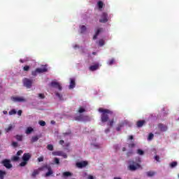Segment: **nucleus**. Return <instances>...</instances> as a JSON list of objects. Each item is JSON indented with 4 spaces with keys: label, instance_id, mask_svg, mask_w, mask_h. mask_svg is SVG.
<instances>
[{
    "label": "nucleus",
    "instance_id": "obj_1",
    "mask_svg": "<svg viewBox=\"0 0 179 179\" xmlns=\"http://www.w3.org/2000/svg\"><path fill=\"white\" fill-rule=\"evenodd\" d=\"M99 112L101 113V122H108V125L109 127L114 126V117L115 115L113 110H110L109 109H104L103 108H99Z\"/></svg>",
    "mask_w": 179,
    "mask_h": 179
},
{
    "label": "nucleus",
    "instance_id": "obj_2",
    "mask_svg": "<svg viewBox=\"0 0 179 179\" xmlns=\"http://www.w3.org/2000/svg\"><path fill=\"white\" fill-rule=\"evenodd\" d=\"M141 163H142V159L141 158H138L135 160L130 159L128 161L129 166H127L128 170L130 171H136V170H142L143 169L142 167V165H141Z\"/></svg>",
    "mask_w": 179,
    "mask_h": 179
},
{
    "label": "nucleus",
    "instance_id": "obj_3",
    "mask_svg": "<svg viewBox=\"0 0 179 179\" xmlns=\"http://www.w3.org/2000/svg\"><path fill=\"white\" fill-rule=\"evenodd\" d=\"M45 169H47L48 171L45 173V177H50V176H52L53 172H52V169H51V166L46 164V165H43L41 167H39V170H42V171H43V170H45Z\"/></svg>",
    "mask_w": 179,
    "mask_h": 179
},
{
    "label": "nucleus",
    "instance_id": "obj_4",
    "mask_svg": "<svg viewBox=\"0 0 179 179\" xmlns=\"http://www.w3.org/2000/svg\"><path fill=\"white\" fill-rule=\"evenodd\" d=\"M1 164L8 169H10L12 167H13L12 164H10V159H4L3 161H1Z\"/></svg>",
    "mask_w": 179,
    "mask_h": 179
},
{
    "label": "nucleus",
    "instance_id": "obj_5",
    "mask_svg": "<svg viewBox=\"0 0 179 179\" xmlns=\"http://www.w3.org/2000/svg\"><path fill=\"white\" fill-rule=\"evenodd\" d=\"M23 83L27 89H30L33 85V80L29 78H24L23 80Z\"/></svg>",
    "mask_w": 179,
    "mask_h": 179
},
{
    "label": "nucleus",
    "instance_id": "obj_6",
    "mask_svg": "<svg viewBox=\"0 0 179 179\" xmlns=\"http://www.w3.org/2000/svg\"><path fill=\"white\" fill-rule=\"evenodd\" d=\"M100 23H107L108 22V15L107 13H103L99 20Z\"/></svg>",
    "mask_w": 179,
    "mask_h": 179
},
{
    "label": "nucleus",
    "instance_id": "obj_7",
    "mask_svg": "<svg viewBox=\"0 0 179 179\" xmlns=\"http://www.w3.org/2000/svg\"><path fill=\"white\" fill-rule=\"evenodd\" d=\"M53 156H62V157H64V159H67L68 158V155H66V153L62 152V151H54L52 152Z\"/></svg>",
    "mask_w": 179,
    "mask_h": 179
},
{
    "label": "nucleus",
    "instance_id": "obj_8",
    "mask_svg": "<svg viewBox=\"0 0 179 179\" xmlns=\"http://www.w3.org/2000/svg\"><path fill=\"white\" fill-rule=\"evenodd\" d=\"M87 164H89V162H87V161H82L80 162H77L76 164V167H78V169H83L84 167H86Z\"/></svg>",
    "mask_w": 179,
    "mask_h": 179
},
{
    "label": "nucleus",
    "instance_id": "obj_9",
    "mask_svg": "<svg viewBox=\"0 0 179 179\" xmlns=\"http://www.w3.org/2000/svg\"><path fill=\"white\" fill-rule=\"evenodd\" d=\"M11 100L13 101H15L16 103H24V101H26L24 98L19 96H12Z\"/></svg>",
    "mask_w": 179,
    "mask_h": 179
},
{
    "label": "nucleus",
    "instance_id": "obj_10",
    "mask_svg": "<svg viewBox=\"0 0 179 179\" xmlns=\"http://www.w3.org/2000/svg\"><path fill=\"white\" fill-rule=\"evenodd\" d=\"M50 86H52V87H55V89H58L59 91L62 90V86H61V84L57 81H52L50 83Z\"/></svg>",
    "mask_w": 179,
    "mask_h": 179
},
{
    "label": "nucleus",
    "instance_id": "obj_11",
    "mask_svg": "<svg viewBox=\"0 0 179 179\" xmlns=\"http://www.w3.org/2000/svg\"><path fill=\"white\" fill-rule=\"evenodd\" d=\"M40 171H43V170H41L40 168L38 169H34V171L31 174V177L32 178H36L38 174H40Z\"/></svg>",
    "mask_w": 179,
    "mask_h": 179
},
{
    "label": "nucleus",
    "instance_id": "obj_12",
    "mask_svg": "<svg viewBox=\"0 0 179 179\" xmlns=\"http://www.w3.org/2000/svg\"><path fill=\"white\" fill-rule=\"evenodd\" d=\"M30 159H31V155H30V153H24L22 156L23 162H27Z\"/></svg>",
    "mask_w": 179,
    "mask_h": 179
},
{
    "label": "nucleus",
    "instance_id": "obj_13",
    "mask_svg": "<svg viewBox=\"0 0 179 179\" xmlns=\"http://www.w3.org/2000/svg\"><path fill=\"white\" fill-rule=\"evenodd\" d=\"M48 71V69H47V66H44L43 68H37L36 72L38 73H44V72H47Z\"/></svg>",
    "mask_w": 179,
    "mask_h": 179
},
{
    "label": "nucleus",
    "instance_id": "obj_14",
    "mask_svg": "<svg viewBox=\"0 0 179 179\" xmlns=\"http://www.w3.org/2000/svg\"><path fill=\"white\" fill-rule=\"evenodd\" d=\"M158 127L160 129V131H162V132H166V131H167V126L163 124H159L158 125Z\"/></svg>",
    "mask_w": 179,
    "mask_h": 179
},
{
    "label": "nucleus",
    "instance_id": "obj_15",
    "mask_svg": "<svg viewBox=\"0 0 179 179\" xmlns=\"http://www.w3.org/2000/svg\"><path fill=\"white\" fill-rule=\"evenodd\" d=\"M96 6H97L98 8L99 9V10H101L103 9V8L104 7V3L102 1H99L96 3Z\"/></svg>",
    "mask_w": 179,
    "mask_h": 179
},
{
    "label": "nucleus",
    "instance_id": "obj_16",
    "mask_svg": "<svg viewBox=\"0 0 179 179\" xmlns=\"http://www.w3.org/2000/svg\"><path fill=\"white\" fill-rule=\"evenodd\" d=\"M76 86V83H75V79L71 78L69 89H73Z\"/></svg>",
    "mask_w": 179,
    "mask_h": 179
},
{
    "label": "nucleus",
    "instance_id": "obj_17",
    "mask_svg": "<svg viewBox=\"0 0 179 179\" xmlns=\"http://www.w3.org/2000/svg\"><path fill=\"white\" fill-rule=\"evenodd\" d=\"M145 122H146L145 120H138L136 122V125H137L138 128H142V126L145 125Z\"/></svg>",
    "mask_w": 179,
    "mask_h": 179
},
{
    "label": "nucleus",
    "instance_id": "obj_18",
    "mask_svg": "<svg viewBox=\"0 0 179 179\" xmlns=\"http://www.w3.org/2000/svg\"><path fill=\"white\" fill-rule=\"evenodd\" d=\"M40 139V136H34L31 138V143H34L35 142H37Z\"/></svg>",
    "mask_w": 179,
    "mask_h": 179
},
{
    "label": "nucleus",
    "instance_id": "obj_19",
    "mask_svg": "<svg viewBox=\"0 0 179 179\" xmlns=\"http://www.w3.org/2000/svg\"><path fill=\"white\" fill-rule=\"evenodd\" d=\"M99 69V64H95L90 66V71H94Z\"/></svg>",
    "mask_w": 179,
    "mask_h": 179
},
{
    "label": "nucleus",
    "instance_id": "obj_20",
    "mask_svg": "<svg viewBox=\"0 0 179 179\" xmlns=\"http://www.w3.org/2000/svg\"><path fill=\"white\" fill-rule=\"evenodd\" d=\"M33 131H34V129L31 127H29L27 128L25 133L27 134V135H30V134H31Z\"/></svg>",
    "mask_w": 179,
    "mask_h": 179
},
{
    "label": "nucleus",
    "instance_id": "obj_21",
    "mask_svg": "<svg viewBox=\"0 0 179 179\" xmlns=\"http://www.w3.org/2000/svg\"><path fill=\"white\" fill-rule=\"evenodd\" d=\"M6 176V171L0 170V179H4Z\"/></svg>",
    "mask_w": 179,
    "mask_h": 179
},
{
    "label": "nucleus",
    "instance_id": "obj_22",
    "mask_svg": "<svg viewBox=\"0 0 179 179\" xmlns=\"http://www.w3.org/2000/svg\"><path fill=\"white\" fill-rule=\"evenodd\" d=\"M178 164V163L177 162H173L169 164V166L171 169H174V167H177Z\"/></svg>",
    "mask_w": 179,
    "mask_h": 179
},
{
    "label": "nucleus",
    "instance_id": "obj_23",
    "mask_svg": "<svg viewBox=\"0 0 179 179\" xmlns=\"http://www.w3.org/2000/svg\"><path fill=\"white\" fill-rule=\"evenodd\" d=\"M15 138H16L17 141H18L19 142H22V141H23V136H22V135H16V136H15Z\"/></svg>",
    "mask_w": 179,
    "mask_h": 179
},
{
    "label": "nucleus",
    "instance_id": "obj_24",
    "mask_svg": "<svg viewBox=\"0 0 179 179\" xmlns=\"http://www.w3.org/2000/svg\"><path fill=\"white\" fill-rule=\"evenodd\" d=\"M15 128V126H13L12 124H10L8 128L6 129V132H9L10 131H12Z\"/></svg>",
    "mask_w": 179,
    "mask_h": 179
},
{
    "label": "nucleus",
    "instance_id": "obj_25",
    "mask_svg": "<svg viewBox=\"0 0 179 179\" xmlns=\"http://www.w3.org/2000/svg\"><path fill=\"white\" fill-rule=\"evenodd\" d=\"M80 33H85V31H86L87 30L86 26L85 25L80 26Z\"/></svg>",
    "mask_w": 179,
    "mask_h": 179
},
{
    "label": "nucleus",
    "instance_id": "obj_26",
    "mask_svg": "<svg viewBox=\"0 0 179 179\" xmlns=\"http://www.w3.org/2000/svg\"><path fill=\"white\" fill-rule=\"evenodd\" d=\"M137 155H139L140 156H143V155H145V152L141 149H138Z\"/></svg>",
    "mask_w": 179,
    "mask_h": 179
},
{
    "label": "nucleus",
    "instance_id": "obj_27",
    "mask_svg": "<svg viewBox=\"0 0 179 179\" xmlns=\"http://www.w3.org/2000/svg\"><path fill=\"white\" fill-rule=\"evenodd\" d=\"M155 174H156V172H154V171L147 172L148 177H153V176H155Z\"/></svg>",
    "mask_w": 179,
    "mask_h": 179
},
{
    "label": "nucleus",
    "instance_id": "obj_28",
    "mask_svg": "<svg viewBox=\"0 0 179 179\" xmlns=\"http://www.w3.org/2000/svg\"><path fill=\"white\" fill-rule=\"evenodd\" d=\"M124 127V123H120V124H119L117 125V127H116V130H117V131H121V127Z\"/></svg>",
    "mask_w": 179,
    "mask_h": 179
},
{
    "label": "nucleus",
    "instance_id": "obj_29",
    "mask_svg": "<svg viewBox=\"0 0 179 179\" xmlns=\"http://www.w3.org/2000/svg\"><path fill=\"white\" fill-rule=\"evenodd\" d=\"M47 149H48V150L52 151V150H54V145H52L51 144H48L47 145Z\"/></svg>",
    "mask_w": 179,
    "mask_h": 179
},
{
    "label": "nucleus",
    "instance_id": "obj_30",
    "mask_svg": "<svg viewBox=\"0 0 179 179\" xmlns=\"http://www.w3.org/2000/svg\"><path fill=\"white\" fill-rule=\"evenodd\" d=\"M55 95L57 96V97H59V100H64L62 94H59V92H55Z\"/></svg>",
    "mask_w": 179,
    "mask_h": 179
},
{
    "label": "nucleus",
    "instance_id": "obj_31",
    "mask_svg": "<svg viewBox=\"0 0 179 179\" xmlns=\"http://www.w3.org/2000/svg\"><path fill=\"white\" fill-rule=\"evenodd\" d=\"M16 110L13 109L8 112L9 115H15L16 114Z\"/></svg>",
    "mask_w": 179,
    "mask_h": 179
},
{
    "label": "nucleus",
    "instance_id": "obj_32",
    "mask_svg": "<svg viewBox=\"0 0 179 179\" xmlns=\"http://www.w3.org/2000/svg\"><path fill=\"white\" fill-rule=\"evenodd\" d=\"M63 176L64 177H69L71 176H72V173H71V172H64L63 173Z\"/></svg>",
    "mask_w": 179,
    "mask_h": 179
},
{
    "label": "nucleus",
    "instance_id": "obj_33",
    "mask_svg": "<svg viewBox=\"0 0 179 179\" xmlns=\"http://www.w3.org/2000/svg\"><path fill=\"white\" fill-rule=\"evenodd\" d=\"M104 44H105L104 40L100 39L99 41V45L100 47H103V45H104Z\"/></svg>",
    "mask_w": 179,
    "mask_h": 179
},
{
    "label": "nucleus",
    "instance_id": "obj_34",
    "mask_svg": "<svg viewBox=\"0 0 179 179\" xmlns=\"http://www.w3.org/2000/svg\"><path fill=\"white\" fill-rule=\"evenodd\" d=\"M115 62V59H111L108 62V65H113Z\"/></svg>",
    "mask_w": 179,
    "mask_h": 179
},
{
    "label": "nucleus",
    "instance_id": "obj_35",
    "mask_svg": "<svg viewBox=\"0 0 179 179\" xmlns=\"http://www.w3.org/2000/svg\"><path fill=\"white\" fill-rule=\"evenodd\" d=\"M19 157H17V156H13L12 158H11V160L13 161V162H18V160H19Z\"/></svg>",
    "mask_w": 179,
    "mask_h": 179
},
{
    "label": "nucleus",
    "instance_id": "obj_36",
    "mask_svg": "<svg viewBox=\"0 0 179 179\" xmlns=\"http://www.w3.org/2000/svg\"><path fill=\"white\" fill-rule=\"evenodd\" d=\"M154 136H155V135L152 133H150L148 138V141H152V139H153Z\"/></svg>",
    "mask_w": 179,
    "mask_h": 179
},
{
    "label": "nucleus",
    "instance_id": "obj_37",
    "mask_svg": "<svg viewBox=\"0 0 179 179\" xmlns=\"http://www.w3.org/2000/svg\"><path fill=\"white\" fill-rule=\"evenodd\" d=\"M37 73H38V71H37V69H36L35 71H33L31 72L32 76H37Z\"/></svg>",
    "mask_w": 179,
    "mask_h": 179
},
{
    "label": "nucleus",
    "instance_id": "obj_38",
    "mask_svg": "<svg viewBox=\"0 0 179 179\" xmlns=\"http://www.w3.org/2000/svg\"><path fill=\"white\" fill-rule=\"evenodd\" d=\"M24 71L25 72H27L28 71L30 70V66H24V68H23Z\"/></svg>",
    "mask_w": 179,
    "mask_h": 179
},
{
    "label": "nucleus",
    "instance_id": "obj_39",
    "mask_svg": "<svg viewBox=\"0 0 179 179\" xmlns=\"http://www.w3.org/2000/svg\"><path fill=\"white\" fill-rule=\"evenodd\" d=\"M38 124L41 125V127H45V122L43 120H40Z\"/></svg>",
    "mask_w": 179,
    "mask_h": 179
},
{
    "label": "nucleus",
    "instance_id": "obj_40",
    "mask_svg": "<svg viewBox=\"0 0 179 179\" xmlns=\"http://www.w3.org/2000/svg\"><path fill=\"white\" fill-rule=\"evenodd\" d=\"M17 146H19V144L17 143V142L14 141L12 143L13 148H17Z\"/></svg>",
    "mask_w": 179,
    "mask_h": 179
},
{
    "label": "nucleus",
    "instance_id": "obj_41",
    "mask_svg": "<svg viewBox=\"0 0 179 179\" xmlns=\"http://www.w3.org/2000/svg\"><path fill=\"white\" fill-rule=\"evenodd\" d=\"M26 164H27V162L23 161L22 162H21L20 164V167H24V166H26Z\"/></svg>",
    "mask_w": 179,
    "mask_h": 179
},
{
    "label": "nucleus",
    "instance_id": "obj_42",
    "mask_svg": "<svg viewBox=\"0 0 179 179\" xmlns=\"http://www.w3.org/2000/svg\"><path fill=\"white\" fill-rule=\"evenodd\" d=\"M38 162L41 163V162H44V157L41 156L40 157L38 158Z\"/></svg>",
    "mask_w": 179,
    "mask_h": 179
},
{
    "label": "nucleus",
    "instance_id": "obj_43",
    "mask_svg": "<svg viewBox=\"0 0 179 179\" xmlns=\"http://www.w3.org/2000/svg\"><path fill=\"white\" fill-rule=\"evenodd\" d=\"M101 30H103V29L99 28V29L96 30L95 34H96V35L99 36V34H100V33H101Z\"/></svg>",
    "mask_w": 179,
    "mask_h": 179
},
{
    "label": "nucleus",
    "instance_id": "obj_44",
    "mask_svg": "<svg viewBox=\"0 0 179 179\" xmlns=\"http://www.w3.org/2000/svg\"><path fill=\"white\" fill-rule=\"evenodd\" d=\"M78 113H80V114H82V113H85V108L80 107L78 110Z\"/></svg>",
    "mask_w": 179,
    "mask_h": 179
},
{
    "label": "nucleus",
    "instance_id": "obj_45",
    "mask_svg": "<svg viewBox=\"0 0 179 179\" xmlns=\"http://www.w3.org/2000/svg\"><path fill=\"white\" fill-rule=\"evenodd\" d=\"M54 160H55V164H59V159L55 158Z\"/></svg>",
    "mask_w": 179,
    "mask_h": 179
},
{
    "label": "nucleus",
    "instance_id": "obj_46",
    "mask_svg": "<svg viewBox=\"0 0 179 179\" xmlns=\"http://www.w3.org/2000/svg\"><path fill=\"white\" fill-rule=\"evenodd\" d=\"M38 97L41 99H45V96H44V94H38Z\"/></svg>",
    "mask_w": 179,
    "mask_h": 179
},
{
    "label": "nucleus",
    "instance_id": "obj_47",
    "mask_svg": "<svg viewBox=\"0 0 179 179\" xmlns=\"http://www.w3.org/2000/svg\"><path fill=\"white\" fill-rule=\"evenodd\" d=\"M22 153H23V151H22V150L17 151V157H18V156H20V155H22Z\"/></svg>",
    "mask_w": 179,
    "mask_h": 179
},
{
    "label": "nucleus",
    "instance_id": "obj_48",
    "mask_svg": "<svg viewBox=\"0 0 179 179\" xmlns=\"http://www.w3.org/2000/svg\"><path fill=\"white\" fill-rule=\"evenodd\" d=\"M155 160H156L157 162H160V157H159V156L156 155V156L155 157Z\"/></svg>",
    "mask_w": 179,
    "mask_h": 179
},
{
    "label": "nucleus",
    "instance_id": "obj_49",
    "mask_svg": "<svg viewBox=\"0 0 179 179\" xmlns=\"http://www.w3.org/2000/svg\"><path fill=\"white\" fill-rule=\"evenodd\" d=\"M129 148H135V143H131L129 145Z\"/></svg>",
    "mask_w": 179,
    "mask_h": 179
},
{
    "label": "nucleus",
    "instance_id": "obj_50",
    "mask_svg": "<svg viewBox=\"0 0 179 179\" xmlns=\"http://www.w3.org/2000/svg\"><path fill=\"white\" fill-rule=\"evenodd\" d=\"M59 143V145H64V143H65V141H64V140H60Z\"/></svg>",
    "mask_w": 179,
    "mask_h": 179
},
{
    "label": "nucleus",
    "instance_id": "obj_51",
    "mask_svg": "<svg viewBox=\"0 0 179 179\" xmlns=\"http://www.w3.org/2000/svg\"><path fill=\"white\" fill-rule=\"evenodd\" d=\"M22 110H20L17 111V115L20 116L22 115Z\"/></svg>",
    "mask_w": 179,
    "mask_h": 179
},
{
    "label": "nucleus",
    "instance_id": "obj_52",
    "mask_svg": "<svg viewBox=\"0 0 179 179\" xmlns=\"http://www.w3.org/2000/svg\"><path fill=\"white\" fill-rule=\"evenodd\" d=\"M97 36L99 35H97V34H95L93 36V40H96V38H97Z\"/></svg>",
    "mask_w": 179,
    "mask_h": 179
},
{
    "label": "nucleus",
    "instance_id": "obj_53",
    "mask_svg": "<svg viewBox=\"0 0 179 179\" xmlns=\"http://www.w3.org/2000/svg\"><path fill=\"white\" fill-rule=\"evenodd\" d=\"M105 132H106V134H108V132H110V129H106L105 130Z\"/></svg>",
    "mask_w": 179,
    "mask_h": 179
},
{
    "label": "nucleus",
    "instance_id": "obj_54",
    "mask_svg": "<svg viewBox=\"0 0 179 179\" xmlns=\"http://www.w3.org/2000/svg\"><path fill=\"white\" fill-rule=\"evenodd\" d=\"M129 139L132 141V139H134V136H129Z\"/></svg>",
    "mask_w": 179,
    "mask_h": 179
},
{
    "label": "nucleus",
    "instance_id": "obj_55",
    "mask_svg": "<svg viewBox=\"0 0 179 179\" xmlns=\"http://www.w3.org/2000/svg\"><path fill=\"white\" fill-rule=\"evenodd\" d=\"M88 179H94V178L93 177V176H89Z\"/></svg>",
    "mask_w": 179,
    "mask_h": 179
},
{
    "label": "nucleus",
    "instance_id": "obj_56",
    "mask_svg": "<svg viewBox=\"0 0 179 179\" xmlns=\"http://www.w3.org/2000/svg\"><path fill=\"white\" fill-rule=\"evenodd\" d=\"M70 134H71V132H69V133H64V136L70 135Z\"/></svg>",
    "mask_w": 179,
    "mask_h": 179
},
{
    "label": "nucleus",
    "instance_id": "obj_57",
    "mask_svg": "<svg viewBox=\"0 0 179 179\" xmlns=\"http://www.w3.org/2000/svg\"><path fill=\"white\" fill-rule=\"evenodd\" d=\"M125 150H127V148H122V152H125Z\"/></svg>",
    "mask_w": 179,
    "mask_h": 179
},
{
    "label": "nucleus",
    "instance_id": "obj_58",
    "mask_svg": "<svg viewBox=\"0 0 179 179\" xmlns=\"http://www.w3.org/2000/svg\"><path fill=\"white\" fill-rule=\"evenodd\" d=\"M132 153H133L132 152H129L127 153V155H128V156H129L130 155H132Z\"/></svg>",
    "mask_w": 179,
    "mask_h": 179
},
{
    "label": "nucleus",
    "instance_id": "obj_59",
    "mask_svg": "<svg viewBox=\"0 0 179 179\" xmlns=\"http://www.w3.org/2000/svg\"><path fill=\"white\" fill-rule=\"evenodd\" d=\"M76 120H80V116L76 117Z\"/></svg>",
    "mask_w": 179,
    "mask_h": 179
},
{
    "label": "nucleus",
    "instance_id": "obj_60",
    "mask_svg": "<svg viewBox=\"0 0 179 179\" xmlns=\"http://www.w3.org/2000/svg\"><path fill=\"white\" fill-rule=\"evenodd\" d=\"M114 179H121V178L115 177Z\"/></svg>",
    "mask_w": 179,
    "mask_h": 179
},
{
    "label": "nucleus",
    "instance_id": "obj_61",
    "mask_svg": "<svg viewBox=\"0 0 179 179\" xmlns=\"http://www.w3.org/2000/svg\"><path fill=\"white\" fill-rule=\"evenodd\" d=\"M92 54H93V55H96V52H92Z\"/></svg>",
    "mask_w": 179,
    "mask_h": 179
},
{
    "label": "nucleus",
    "instance_id": "obj_62",
    "mask_svg": "<svg viewBox=\"0 0 179 179\" xmlns=\"http://www.w3.org/2000/svg\"><path fill=\"white\" fill-rule=\"evenodd\" d=\"M75 47H78V45H76Z\"/></svg>",
    "mask_w": 179,
    "mask_h": 179
},
{
    "label": "nucleus",
    "instance_id": "obj_63",
    "mask_svg": "<svg viewBox=\"0 0 179 179\" xmlns=\"http://www.w3.org/2000/svg\"><path fill=\"white\" fill-rule=\"evenodd\" d=\"M1 87H2L0 86V88H1Z\"/></svg>",
    "mask_w": 179,
    "mask_h": 179
},
{
    "label": "nucleus",
    "instance_id": "obj_64",
    "mask_svg": "<svg viewBox=\"0 0 179 179\" xmlns=\"http://www.w3.org/2000/svg\"><path fill=\"white\" fill-rule=\"evenodd\" d=\"M0 135H1V132H0Z\"/></svg>",
    "mask_w": 179,
    "mask_h": 179
}]
</instances>
